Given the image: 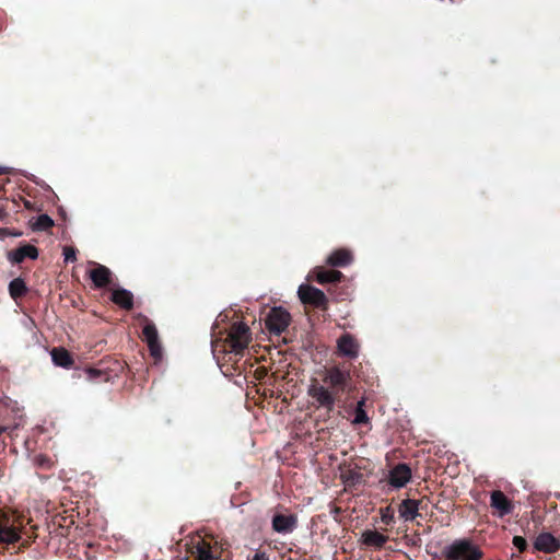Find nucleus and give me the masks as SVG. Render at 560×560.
<instances>
[{
  "label": "nucleus",
  "mask_w": 560,
  "mask_h": 560,
  "mask_svg": "<svg viewBox=\"0 0 560 560\" xmlns=\"http://www.w3.org/2000/svg\"><path fill=\"white\" fill-rule=\"evenodd\" d=\"M20 539V533L13 526L3 525L0 523V541L5 544H13Z\"/></svg>",
  "instance_id": "4be33fe9"
},
{
  "label": "nucleus",
  "mask_w": 560,
  "mask_h": 560,
  "mask_svg": "<svg viewBox=\"0 0 560 560\" xmlns=\"http://www.w3.org/2000/svg\"><path fill=\"white\" fill-rule=\"evenodd\" d=\"M52 362L62 368H70L73 364L70 353L63 348H54L50 352Z\"/></svg>",
  "instance_id": "6ab92c4d"
},
{
  "label": "nucleus",
  "mask_w": 560,
  "mask_h": 560,
  "mask_svg": "<svg viewBox=\"0 0 560 560\" xmlns=\"http://www.w3.org/2000/svg\"><path fill=\"white\" fill-rule=\"evenodd\" d=\"M63 257L66 261H74L75 256V249L73 247H65L63 248Z\"/></svg>",
  "instance_id": "a878e982"
},
{
  "label": "nucleus",
  "mask_w": 560,
  "mask_h": 560,
  "mask_svg": "<svg viewBox=\"0 0 560 560\" xmlns=\"http://www.w3.org/2000/svg\"><path fill=\"white\" fill-rule=\"evenodd\" d=\"M369 417L364 410V408H355V416L352 420L353 424H363L369 422Z\"/></svg>",
  "instance_id": "393cba45"
},
{
  "label": "nucleus",
  "mask_w": 560,
  "mask_h": 560,
  "mask_svg": "<svg viewBox=\"0 0 560 560\" xmlns=\"http://www.w3.org/2000/svg\"><path fill=\"white\" fill-rule=\"evenodd\" d=\"M411 479V470L406 464H399L389 472V483L395 488L406 486Z\"/></svg>",
  "instance_id": "6e6552de"
},
{
  "label": "nucleus",
  "mask_w": 560,
  "mask_h": 560,
  "mask_svg": "<svg viewBox=\"0 0 560 560\" xmlns=\"http://www.w3.org/2000/svg\"><path fill=\"white\" fill-rule=\"evenodd\" d=\"M192 555L195 556L196 560H214L210 544L205 540H199L196 542Z\"/></svg>",
  "instance_id": "aec40b11"
},
{
  "label": "nucleus",
  "mask_w": 560,
  "mask_h": 560,
  "mask_svg": "<svg viewBox=\"0 0 560 560\" xmlns=\"http://www.w3.org/2000/svg\"><path fill=\"white\" fill-rule=\"evenodd\" d=\"M38 257V250L35 246L25 244L8 254V258L13 264H20L25 258L36 259Z\"/></svg>",
  "instance_id": "9b49d317"
},
{
  "label": "nucleus",
  "mask_w": 560,
  "mask_h": 560,
  "mask_svg": "<svg viewBox=\"0 0 560 560\" xmlns=\"http://www.w3.org/2000/svg\"><path fill=\"white\" fill-rule=\"evenodd\" d=\"M110 270L103 266L97 265L96 268L90 271V278L96 288H103L110 282Z\"/></svg>",
  "instance_id": "ddd939ff"
},
{
  "label": "nucleus",
  "mask_w": 560,
  "mask_h": 560,
  "mask_svg": "<svg viewBox=\"0 0 560 560\" xmlns=\"http://www.w3.org/2000/svg\"><path fill=\"white\" fill-rule=\"evenodd\" d=\"M291 316L284 308L273 307L269 311L265 324L270 332L280 335L288 328Z\"/></svg>",
  "instance_id": "7ed1b4c3"
},
{
  "label": "nucleus",
  "mask_w": 560,
  "mask_h": 560,
  "mask_svg": "<svg viewBox=\"0 0 560 560\" xmlns=\"http://www.w3.org/2000/svg\"><path fill=\"white\" fill-rule=\"evenodd\" d=\"M445 560H481L482 551L470 540L458 539L443 550Z\"/></svg>",
  "instance_id": "f257e3e1"
},
{
  "label": "nucleus",
  "mask_w": 560,
  "mask_h": 560,
  "mask_svg": "<svg viewBox=\"0 0 560 560\" xmlns=\"http://www.w3.org/2000/svg\"><path fill=\"white\" fill-rule=\"evenodd\" d=\"M296 518L293 515L277 514L272 518V528L277 533L285 534L295 528Z\"/></svg>",
  "instance_id": "f8f14e48"
},
{
  "label": "nucleus",
  "mask_w": 560,
  "mask_h": 560,
  "mask_svg": "<svg viewBox=\"0 0 560 560\" xmlns=\"http://www.w3.org/2000/svg\"><path fill=\"white\" fill-rule=\"evenodd\" d=\"M350 380V372L332 366L325 371L324 382L331 387H345Z\"/></svg>",
  "instance_id": "0eeeda50"
},
{
  "label": "nucleus",
  "mask_w": 560,
  "mask_h": 560,
  "mask_svg": "<svg viewBox=\"0 0 560 560\" xmlns=\"http://www.w3.org/2000/svg\"><path fill=\"white\" fill-rule=\"evenodd\" d=\"M534 546L539 551L552 553L560 549V540L550 533H542L536 537Z\"/></svg>",
  "instance_id": "1a4fd4ad"
},
{
  "label": "nucleus",
  "mask_w": 560,
  "mask_h": 560,
  "mask_svg": "<svg viewBox=\"0 0 560 560\" xmlns=\"http://www.w3.org/2000/svg\"><path fill=\"white\" fill-rule=\"evenodd\" d=\"M307 394L316 401L317 407L325 408L328 411L334 409L336 399L332 393L323 385L317 383L311 384Z\"/></svg>",
  "instance_id": "20e7f679"
},
{
  "label": "nucleus",
  "mask_w": 560,
  "mask_h": 560,
  "mask_svg": "<svg viewBox=\"0 0 560 560\" xmlns=\"http://www.w3.org/2000/svg\"><path fill=\"white\" fill-rule=\"evenodd\" d=\"M26 290V284L21 278L13 279L9 284V291L13 299L22 296Z\"/></svg>",
  "instance_id": "5701e85b"
},
{
  "label": "nucleus",
  "mask_w": 560,
  "mask_h": 560,
  "mask_svg": "<svg viewBox=\"0 0 560 560\" xmlns=\"http://www.w3.org/2000/svg\"><path fill=\"white\" fill-rule=\"evenodd\" d=\"M315 279L317 282L324 284V283H330V282H337L341 279L342 273L337 270H323V269H316L314 271Z\"/></svg>",
  "instance_id": "412c9836"
},
{
  "label": "nucleus",
  "mask_w": 560,
  "mask_h": 560,
  "mask_svg": "<svg viewBox=\"0 0 560 560\" xmlns=\"http://www.w3.org/2000/svg\"><path fill=\"white\" fill-rule=\"evenodd\" d=\"M387 539V536L376 530H365L362 533V541L369 547L382 548Z\"/></svg>",
  "instance_id": "f3484780"
},
{
  "label": "nucleus",
  "mask_w": 560,
  "mask_h": 560,
  "mask_svg": "<svg viewBox=\"0 0 560 560\" xmlns=\"http://www.w3.org/2000/svg\"><path fill=\"white\" fill-rule=\"evenodd\" d=\"M298 294L304 304H312L317 307L326 306L327 298L325 293L315 287L301 284L299 287Z\"/></svg>",
  "instance_id": "39448f33"
},
{
  "label": "nucleus",
  "mask_w": 560,
  "mask_h": 560,
  "mask_svg": "<svg viewBox=\"0 0 560 560\" xmlns=\"http://www.w3.org/2000/svg\"><path fill=\"white\" fill-rule=\"evenodd\" d=\"M419 503L416 500H404L399 505V516L405 521H412L418 515Z\"/></svg>",
  "instance_id": "2eb2a0df"
},
{
  "label": "nucleus",
  "mask_w": 560,
  "mask_h": 560,
  "mask_svg": "<svg viewBox=\"0 0 560 560\" xmlns=\"http://www.w3.org/2000/svg\"><path fill=\"white\" fill-rule=\"evenodd\" d=\"M54 225L52 219L47 214H42L37 218L34 223L35 230H47Z\"/></svg>",
  "instance_id": "b1692460"
},
{
  "label": "nucleus",
  "mask_w": 560,
  "mask_h": 560,
  "mask_svg": "<svg viewBox=\"0 0 560 560\" xmlns=\"http://www.w3.org/2000/svg\"><path fill=\"white\" fill-rule=\"evenodd\" d=\"M351 253L347 249H337L327 258V264L335 267H343L351 262Z\"/></svg>",
  "instance_id": "a211bd4d"
},
{
  "label": "nucleus",
  "mask_w": 560,
  "mask_h": 560,
  "mask_svg": "<svg viewBox=\"0 0 560 560\" xmlns=\"http://www.w3.org/2000/svg\"><path fill=\"white\" fill-rule=\"evenodd\" d=\"M9 173V167L0 166V175Z\"/></svg>",
  "instance_id": "c756f323"
},
{
  "label": "nucleus",
  "mask_w": 560,
  "mask_h": 560,
  "mask_svg": "<svg viewBox=\"0 0 560 560\" xmlns=\"http://www.w3.org/2000/svg\"><path fill=\"white\" fill-rule=\"evenodd\" d=\"M5 217V211L0 208V221Z\"/></svg>",
  "instance_id": "2f4dec72"
},
{
  "label": "nucleus",
  "mask_w": 560,
  "mask_h": 560,
  "mask_svg": "<svg viewBox=\"0 0 560 560\" xmlns=\"http://www.w3.org/2000/svg\"><path fill=\"white\" fill-rule=\"evenodd\" d=\"M338 350L346 357L355 358L359 346L350 335H343L338 340Z\"/></svg>",
  "instance_id": "4468645a"
},
{
  "label": "nucleus",
  "mask_w": 560,
  "mask_h": 560,
  "mask_svg": "<svg viewBox=\"0 0 560 560\" xmlns=\"http://www.w3.org/2000/svg\"><path fill=\"white\" fill-rule=\"evenodd\" d=\"M143 339L148 343L152 357L161 359L162 347L159 341L158 329L154 324L147 322L142 330Z\"/></svg>",
  "instance_id": "423d86ee"
},
{
  "label": "nucleus",
  "mask_w": 560,
  "mask_h": 560,
  "mask_svg": "<svg viewBox=\"0 0 560 560\" xmlns=\"http://www.w3.org/2000/svg\"><path fill=\"white\" fill-rule=\"evenodd\" d=\"M250 330L248 326L242 322L235 323L228 335L226 341L234 353L242 352L250 342Z\"/></svg>",
  "instance_id": "f03ea898"
},
{
  "label": "nucleus",
  "mask_w": 560,
  "mask_h": 560,
  "mask_svg": "<svg viewBox=\"0 0 560 560\" xmlns=\"http://www.w3.org/2000/svg\"><path fill=\"white\" fill-rule=\"evenodd\" d=\"M364 404H365V400H364V399H361L360 401H358V404H357V408H363V407H364Z\"/></svg>",
  "instance_id": "7c9ffc66"
},
{
  "label": "nucleus",
  "mask_w": 560,
  "mask_h": 560,
  "mask_svg": "<svg viewBox=\"0 0 560 560\" xmlns=\"http://www.w3.org/2000/svg\"><path fill=\"white\" fill-rule=\"evenodd\" d=\"M253 560H269L265 552H257L253 557Z\"/></svg>",
  "instance_id": "c85d7f7f"
},
{
  "label": "nucleus",
  "mask_w": 560,
  "mask_h": 560,
  "mask_svg": "<svg viewBox=\"0 0 560 560\" xmlns=\"http://www.w3.org/2000/svg\"><path fill=\"white\" fill-rule=\"evenodd\" d=\"M513 545L520 550L524 551L526 549L527 542L526 540L521 536H515L513 538Z\"/></svg>",
  "instance_id": "cd10ccee"
},
{
  "label": "nucleus",
  "mask_w": 560,
  "mask_h": 560,
  "mask_svg": "<svg viewBox=\"0 0 560 560\" xmlns=\"http://www.w3.org/2000/svg\"><path fill=\"white\" fill-rule=\"evenodd\" d=\"M490 505L497 510L499 516H504L512 512L511 501L500 490H495L491 493Z\"/></svg>",
  "instance_id": "9d476101"
},
{
  "label": "nucleus",
  "mask_w": 560,
  "mask_h": 560,
  "mask_svg": "<svg viewBox=\"0 0 560 560\" xmlns=\"http://www.w3.org/2000/svg\"><path fill=\"white\" fill-rule=\"evenodd\" d=\"M21 235H22L21 232L11 231V230H9L7 228H1L0 229V240H4L8 236L18 237V236H21Z\"/></svg>",
  "instance_id": "bb28decb"
},
{
  "label": "nucleus",
  "mask_w": 560,
  "mask_h": 560,
  "mask_svg": "<svg viewBox=\"0 0 560 560\" xmlns=\"http://www.w3.org/2000/svg\"><path fill=\"white\" fill-rule=\"evenodd\" d=\"M112 301L126 310L131 308L133 305V296L131 292L125 289L113 290Z\"/></svg>",
  "instance_id": "dca6fc26"
}]
</instances>
